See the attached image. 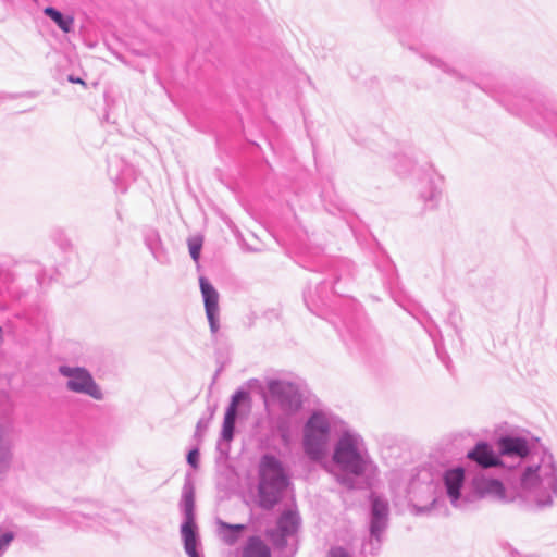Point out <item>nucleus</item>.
I'll use <instances>...</instances> for the list:
<instances>
[{
	"label": "nucleus",
	"instance_id": "1",
	"mask_svg": "<svg viewBox=\"0 0 557 557\" xmlns=\"http://www.w3.org/2000/svg\"><path fill=\"white\" fill-rule=\"evenodd\" d=\"M304 267L326 275L321 280H310L314 289L311 286L305 289L304 301L308 310L330 320L349 350L370 354L380 347V337L368 324L360 304L345 298L346 287L354 276V263L320 257Z\"/></svg>",
	"mask_w": 557,
	"mask_h": 557
},
{
	"label": "nucleus",
	"instance_id": "2",
	"mask_svg": "<svg viewBox=\"0 0 557 557\" xmlns=\"http://www.w3.org/2000/svg\"><path fill=\"white\" fill-rule=\"evenodd\" d=\"M500 457L523 462L519 485L539 508L550 507L557 498V467L553 455L542 445L530 444L525 437L503 435L497 441Z\"/></svg>",
	"mask_w": 557,
	"mask_h": 557
},
{
	"label": "nucleus",
	"instance_id": "3",
	"mask_svg": "<svg viewBox=\"0 0 557 557\" xmlns=\"http://www.w3.org/2000/svg\"><path fill=\"white\" fill-rule=\"evenodd\" d=\"M475 85L505 107L509 113L521 117L532 127L542 131L552 129L557 135V107L555 104L515 92L494 78L486 82L480 81Z\"/></svg>",
	"mask_w": 557,
	"mask_h": 557
},
{
	"label": "nucleus",
	"instance_id": "4",
	"mask_svg": "<svg viewBox=\"0 0 557 557\" xmlns=\"http://www.w3.org/2000/svg\"><path fill=\"white\" fill-rule=\"evenodd\" d=\"M332 461L342 472L337 475V482L348 490L356 488V479L376 469L363 437L351 430L341 433L334 444Z\"/></svg>",
	"mask_w": 557,
	"mask_h": 557
},
{
	"label": "nucleus",
	"instance_id": "5",
	"mask_svg": "<svg viewBox=\"0 0 557 557\" xmlns=\"http://www.w3.org/2000/svg\"><path fill=\"white\" fill-rule=\"evenodd\" d=\"M283 462L272 454H264L258 463V506L272 510L283 498L289 485Z\"/></svg>",
	"mask_w": 557,
	"mask_h": 557
},
{
	"label": "nucleus",
	"instance_id": "6",
	"mask_svg": "<svg viewBox=\"0 0 557 557\" xmlns=\"http://www.w3.org/2000/svg\"><path fill=\"white\" fill-rule=\"evenodd\" d=\"M331 436V422L321 410L311 412L304 425L302 448L312 461H320L326 454Z\"/></svg>",
	"mask_w": 557,
	"mask_h": 557
},
{
	"label": "nucleus",
	"instance_id": "7",
	"mask_svg": "<svg viewBox=\"0 0 557 557\" xmlns=\"http://www.w3.org/2000/svg\"><path fill=\"white\" fill-rule=\"evenodd\" d=\"M300 524L301 518L298 511L286 509L277 518L275 528L267 531L273 548L283 557H293L297 553V533Z\"/></svg>",
	"mask_w": 557,
	"mask_h": 557
},
{
	"label": "nucleus",
	"instance_id": "8",
	"mask_svg": "<svg viewBox=\"0 0 557 557\" xmlns=\"http://www.w3.org/2000/svg\"><path fill=\"white\" fill-rule=\"evenodd\" d=\"M178 506L184 517L181 524V535L185 553L188 557H199L197 552L199 535L195 515V485L190 478L185 479Z\"/></svg>",
	"mask_w": 557,
	"mask_h": 557
},
{
	"label": "nucleus",
	"instance_id": "9",
	"mask_svg": "<svg viewBox=\"0 0 557 557\" xmlns=\"http://www.w3.org/2000/svg\"><path fill=\"white\" fill-rule=\"evenodd\" d=\"M389 506L387 500L380 496H371L370 508V539L368 543L362 545V554H377L383 533L388 524Z\"/></svg>",
	"mask_w": 557,
	"mask_h": 557
},
{
	"label": "nucleus",
	"instance_id": "10",
	"mask_svg": "<svg viewBox=\"0 0 557 557\" xmlns=\"http://www.w3.org/2000/svg\"><path fill=\"white\" fill-rule=\"evenodd\" d=\"M59 373L69 379L66 388L70 392L87 395L96 400L103 399L101 388L86 368L60 366Z\"/></svg>",
	"mask_w": 557,
	"mask_h": 557
},
{
	"label": "nucleus",
	"instance_id": "11",
	"mask_svg": "<svg viewBox=\"0 0 557 557\" xmlns=\"http://www.w3.org/2000/svg\"><path fill=\"white\" fill-rule=\"evenodd\" d=\"M269 397L276 401L284 412L295 413L302 406V394L297 384L278 379L267 382Z\"/></svg>",
	"mask_w": 557,
	"mask_h": 557
},
{
	"label": "nucleus",
	"instance_id": "12",
	"mask_svg": "<svg viewBox=\"0 0 557 557\" xmlns=\"http://www.w3.org/2000/svg\"><path fill=\"white\" fill-rule=\"evenodd\" d=\"M12 407L7 395H0V474L4 473L12 459L13 421Z\"/></svg>",
	"mask_w": 557,
	"mask_h": 557
},
{
	"label": "nucleus",
	"instance_id": "13",
	"mask_svg": "<svg viewBox=\"0 0 557 557\" xmlns=\"http://www.w3.org/2000/svg\"><path fill=\"white\" fill-rule=\"evenodd\" d=\"M62 449L66 456L77 462L92 463L97 459L89 436L83 433L69 435Z\"/></svg>",
	"mask_w": 557,
	"mask_h": 557
},
{
	"label": "nucleus",
	"instance_id": "14",
	"mask_svg": "<svg viewBox=\"0 0 557 557\" xmlns=\"http://www.w3.org/2000/svg\"><path fill=\"white\" fill-rule=\"evenodd\" d=\"M199 286L203 298L205 311L209 322L210 332L212 335H215L220 330L219 293L211 282L205 276H200Z\"/></svg>",
	"mask_w": 557,
	"mask_h": 557
},
{
	"label": "nucleus",
	"instance_id": "15",
	"mask_svg": "<svg viewBox=\"0 0 557 557\" xmlns=\"http://www.w3.org/2000/svg\"><path fill=\"white\" fill-rule=\"evenodd\" d=\"M443 177L435 172H430L421 181L418 199L422 202L424 210L437 208L442 198Z\"/></svg>",
	"mask_w": 557,
	"mask_h": 557
},
{
	"label": "nucleus",
	"instance_id": "16",
	"mask_svg": "<svg viewBox=\"0 0 557 557\" xmlns=\"http://www.w3.org/2000/svg\"><path fill=\"white\" fill-rule=\"evenodd\" d=\"M467 458L482 469L495 467L516 468L515 465H506L499 454H496L492 445L486 441L478 442L468 453Z\"/></svg>",
	"mask_w": 557,
	"mask_h": 557
},
{
	"label": "nucleus",
	"instance_id": "17",
	"mask_svg": "<svg viewBox=\"0 0 557 557\" xmlns=\"http://www.w3.org/2000/svg\"><path fill=\"white\" fill-rule=\"evenodd\" d=\"M108 173L121 193H125L128 184L136 180L135 169L119 156L108 160Z\"/></svg>",
	"mask_w": 557,
	"mask_h": 557
},
{
	"label": "nucleus",
	"instance_id": "18",
	"mask_svg": "<svg viewBox=\"0 0 557 557\" xmlns=\"http://www.w3.org/2000/svg\"><path fill=\"white\" fill-rule=\"evenodd\" d=\"M45 517L55 519L59 522L76 529L92 528L98 520V516L85 513L82 511L63 512L60 509L51 508L46 510Z\"/></svg>",
	"mask_w": 557,
	"mask_h": 557
},
{
	"label": "nucleus",
	"instance_id": "19",
	"mask_svg": "<svg viewBox=\"0 0 557 557\" xmlns=\"http://www.w3.org/2000/svg\"><path fill=\"white\" fill-rule=\"evenodd\" d=\"M466 480L465 469L460 466L449 468L443 473V483L446 494L453 506L458 507L461 496V490Z\"/></svg>",
	"mask_w": 557,
	"mask_h": 557
},
{
	"label": "nucleus",
	"instance_id": "20",
	"mask_svg": "<svg viewBox=\"0 0 557 557\" xmlns=\"http://www.w3.org/2000/svg\"><path fill=\"white\" fill-rule=\"evenodd\" d=\"M472 488L479 498L490 497L496 500H506V488L498 479L475 476L472 480Z\"/></svg>",
	"mask_w": 557,
	"mask_h": 557
},
{
	"label": "nucleus",
	"instance_id": "21",
	"mask_svg": "<svg viewBox=\"0 0 557 557\" xmlns=\"http://www.w3.org/2000/svg\"><path fill=\"white\" fill-rule=\"evenodd\" d=\"M143 239L147 249L150 251L154 260L160 264H169L170 256L164 247V244L161 239L160 233L157 228L151 226H146L143 230Z\"/></svg>",
	"mask_w": 557,
	"mask_h": 557
},
{
	"label": "nucleus",
	"instance_id": "22",
	"mask_svg": "<svg viewBox=\"0 0 557 557\" xmlns=\"http://www.w3.org/2000/svg\"><path fill=\"white\" fill-rule=\"evenodd\" d=\"M404 46H407L410 50L417 51L421 54L423 59H425L432 66L441 70L443 73L456 78V79H465V76L455 67L450 66L448 63L443 61L442 59L433 55L431 53L425 52L420 47L411 45L405 40V38L400 39Z\"/></svg>",
	"mask_w": 557,
	"mask_h": 557
},
{
	"label": "nucleus",
	"instance_id": "23",
	"mask_svg": "<svg viewBox=\"0 0 557 557\" xmlns=\"http://www.w3.org/2000/svg\"><path fill=\"white\" fill-rule=\"evenodd\" d=\"M218 532L221 540L228 546L235 545L247 530L246 524H232L223 520H218Z\"/></svg>",
	"mask_w": 557,
	"mask_h": 557
},
{
	"label": "nucleus",
	"instance_id": "24",
	"mask_svg": "<svg viewBox=\"0 0 557 557\" xmlns=\"http://www.w3.org/2000/svg\"><path fill=\"white\" fill-rule=\"evenodd\" d=\"M242 557H272L271 549L259 535H251L243 546Z\"/></svg>",
	"mask_w": 557,
	"mask_h": 557
},
{
	"label": "nucleus",
	"instance_id": "25",
	"mask_svg": "<svg viewBox=\"0 0 557 557\" xmlns=\"http://www.w3.org/2000/svg\"><path fill=\"white\" fill-rule=\"evenodd\" d=\"M44 14L49 17L63 33L69 34L74 29V17L63 14L54 7H46Z\"/></svg>",
	"mask_w": 557,
	"mask_h": 557
},
{
	"label": "nucleus",
	"instance_id": "26",
	"mask_svg": "<svg viewBox=\"0 0 557 557\" xmlns=\"http://www.w3.org/2000/svg\"><path fill=\"white\" fill-rule=\"evenodd\" d=\"M238 414L226 412L224 414L220 440L230 443L235 436Z\"/></svg>",
	"mask_w": 557,
	"mask_h": 557
},
{
	"label": "nucleus",
	"instance_id": "27",
	"mask_svg": "<svg viewBox=\"0 0 557 557\" xmlns=\"http://www.w3.org/2000/svg\"><path fill=\"white\" fill-rule=\"evenodd\" d=\"M377 269L383 274L384 284H387L389 287L397 284V273L394 263L389 259H383L381 264L377 265Z\"/></svg>",
	"mask_w": 557,
	"mask_h": 557
},
{
	"label": "nucleus",
	"instance_id": "28",
	"mask_svg": "<svg viewBox=\"0 0 557 557\" xmlns=\"http://www.w3.org/2000/svg\"><path fill=\"white\" fill-rule=\"evenodd\" d=\"M245 403H250V394L248 391L239 388L232 395L231 401L225 411L238 414V407Z\"/></svg>",
	"mask_w": 557,
	"mask_h": 557
},
{
	"label": "nucleus",
	"instance_id": "29",
	"mask_svg": "<svg viewBox=\"0 0 557 557\" xmlns=\"http://www.w3.org/2000/svg\"><path fill=\"white\" fill-rule=\"evenodd\" d=\"M274 429L278 434L282 443L288 445L290 442V422L287 418L278 417L275 421Z\"/></svg>",
	"mask_w": 557,
	"mask_h": 557
},
{
	"label": "nucleus",
	"instance_id": "30",
	"mask_svg": "<svg viewBox=\"0 0 557 557\" xmlns=\"http://www.w3.org/2000/svg\"><path fill=\"white\" fill-rule=\"evenodd\" d=\"M215 408H216L215 406H209L207 408V413L203 414L202 417H200V419L198 420V422L196 424V428L198 429V433H205L208 430L209 424L214 417Z\"/></svg>",
	"mask_w": 557,
	"mask_h": 557
},
{
	"label": "nucleus",
	"instance_id": "31",
	"mask_svg": "<svg viewBox=\"0 0 557 557\" xmlns=\"http://www.w3.org/2000/svg\"><path fill=\"white\" fill-rule=\"evenodd\" d=\"M445 504V499L443 497H434L429 505L425 506H414L417 513H430L433 511H437L440 507H443Z\"/></svg>",
	"mask_w": 557,
	"mask_h": 557
},
{
	"label": "nucleus",
	"instance_id": "32",
	"mask_svg": "<svg viewBox=\"0 0 557 557\" xmlns=\"http://www.w3.org/2000/svg\"><path fill=\"white\" fill-rule=\"evenodd\" d=\"M187 463L193 469H198L200 462V451L198 447L191 448L186 456Z\"/></svg>",
	"mask_w": 557,
	"mask_h": 557
},
{
	"label": "nucleus",
	"instance_id": "33",
	"mask_svg": "<svg viewBox=\"0 0 557 557\" xmlns=\"http://www.w3.org/2000/svg\"><path fill=\"white\" fill-rule=\"evenodd\" d=\"M14 539V533L11 531H0V555L4 554L9 545Z\"/></svg>",
	"mask_w": 557,
	"mask_h": 557
},
{
	"label": "nucleus",
	"instance_id": "34",
	"mask_svg": "<svg viewBox=\"0 0 557 557\" xmlns=\"http://www.w3.org/2000/svg\"><path fill=\"white\" fill-rule=\"evenodd\" d=\"M202 243L200 239H193L188 242L190 257L194 261H198L201 252Z\"/></svg>",
	"mask_w": 557,
	"mask_h": 557
},
{
	"label": "nucleus",
	"instance_id": "35",
	"mask_svg": "<svg viewBox=\"0 0 557 557\" xmlns=\"http://www.w3.org/2000/svg\"><path fill=\"white\" fill-rule=\"evenodd\" d=\"M20 96H27V97H33L34 96V92H25V94H22V95H17V94H9V92H3V91H0V101H7V100H12V99H15Z\"/></svg>",
	"mask_w": 557,
	"mask_h": 557
},
{
	"label": "nucleus",
	"instance_id": "36",
	"mask_svg": "<svg viewBox=\"0 0 557 557\" xmlns=\"http://www.w3.org/2000/svg\"><path fill=\"white\" fill-rule=\"evenodd\" d=\"M35 275L37 284L42 286L46 283V275L45 271L38 264H35Z\"/></svg>",
	"mask_w": 557,
	"mask_h": 557
},
{
	"label": "nucleus",
	"instance_id": "37",
	"mask_svg": "<svg viewBox=\"0 0 557 557\" xmlns=\"http://www.w3.org/2000/svg\"><path fill=\"white\" fill-rule=\"evenodd\" d=\"M329 557H349L347 552L342 547L332 548L329 553Z\"/></svg>",
	"mask_w": 557,
	"mask_h": 557
},
{
	"label": "nucleus",
	"instance_id": "38",
	"mask_svg": "<svg viewBox=\"0 0 557 557\" xmlns=\"http://www.w3.org/2000/svg\"><path fill=\"white\" fill-rule=\"evenodd\" d=\"M503 548H504L505 554H508L512 557L517 554L516 549L513 547H511V545H509V544H504Z\"/></svg>",
	"mask_w": 557,
	"mask_h": 557
},
{
	"label": "nucleus",
	"instance_id": "39",
	"mask_svg": "<svg viewBox=\"0 0 557 557\" xmlns=\"http://www.w3.org/2000/svg\"><path fill=\"white\" fill-rule=\"evenodd\" d=\"M67 79H69V82L74 83V84H83V85L85 84V82L78 76L70 75Z\"/></svg>",
	"mask_w": 557,
	"mask_h": 557
},
{
	"label": "nucleus",
	"instance_id": "40",
	"mask_svg": "<svg viewBox=\"0 0 557 557\" xmlns=\"http://www.w3.org/2000/svg\"><path fill=\"white\" fill-rule=\"evenodd\" d=\"M203 434L205 433H198V429L196 428L195 433H194V438L197 440L198 442H200L202 440Z\"/></svg>",
	"mask_w": 557,
	"mask_h": 557
},
{
	"label": "nucleus",
	"instance_id": "41",
	"mask_svg": "<svg viewBox=\"0 0 557 557\" xmlns=\"http://www.w3.org/2000/svg\"><path fill=\"white\" fill-rule=\"evenodd\" d=\"M2 342H3V330L0 326V343H2Z\"/></svg>",
	"mask_w": 557,
	"mask_h": 557
},
{
	"label": "nucleus",
	"instance_id": "42",
	"mask_svg": "<svg viewBox=\"0 0 557 557\" xmlns=\"http://www.w3.org/2000/svg\"><path fill=\"white\" fill-rule=\"evenodd\" d=\"M397 172H398L399 174H405L407 171H403V170H400V169H397Z\"/></svg>",
	"mask_w": 557,
	"mask_h": 557
}]
</instances>
